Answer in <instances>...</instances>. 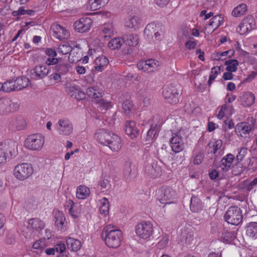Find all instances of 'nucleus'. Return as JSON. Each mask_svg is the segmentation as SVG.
<instances>
[{"instance_id": "f257e3e1", "label": "nucleus", "mask_w": 257, "mask_h": 257, "mask_svg": "<svg viewBox=\"0 0 257 257\" xmlns=\"http://www.w3.org/2000/svg\"><path fill=\"white\" fill-rule=\"evenodd\" d=\"M102 236L108 247L117 248L120 244L122 238V233L120 230L114 228L110 225H107L103 228Z\"/></svg>"}, {"instance_id": "f03ea898", "label": "nucleus", "mask_w": 257, "mask_h": 257, "mask_svg": "<svg viewBox=\"0 0 257 257\" xmlns=\"http://www.w3.org/2000/svg\"><path fill=\"white\" fill-rule=\"evenodd\" d=\"M17 146L12 141H7L0 147V167L4 165L8 159H13L17 155Z\"/></svg>"}, {"instance_id": "7ed1b4c3", "label": "nucleus", "mask_w": 257, "mask_h": 257, "mask_svg": "<svg viewBox=\"0 0 257 257\" xmlns=\"http://www.w3.org/2000/svg\"><path fill=\"white\" fill-rule=\"evenodd\" d=\"M45 139L41 134H34L27 137L24 141V147L28 150L40 151L43 149Z\"/></svg>"}, {"instance_id": "20e7f679", "label": "nucleus", "mask_w": 257, "mask_h": 257, "mask_svg": "<svg viewBox=\"0 0 257 257\" xmlns=\"http://www.w3.org/2000/svg\"><path fill=\"white\" fill-rule=\"evenodd\" d=\"M34 173L31 164L21 163L17 165L13 170L14 176L19 181H24L30 177Z\"/></svg>"}, {"instance_id": "39448f33", "label": "nucleus", "mask_w": 257, "mask_h": 257, "mask_svg": "<svg viewBox=\"0 0 257 257\" xmlns=\"http://www.w3.org/2000/svg\"><path fill=\"white\" fill-rule=\"evenodd\" d=\"M135 232L140 239L150 240L154 233L153 225L150 222H142L136 226Z\"/></svg>"}, {"instance_id": "423d86ee", "label": "nucleus", "mask_w": 257, "mask_h": 257, "mask_svg": "<svg viewBox=\"0 0 257 257\" xmlns=\"http://www.w3.org/2000/svg\"><path fill=\"white\" fill-rule=\"evenodd\" d=\"M224 217L227 223L232 225H237L242 221V215L239 208L232 206L228 209Z\"/></svg>"}, {"instance_id": "0eeeda50", "label": "nucleus", "mask_w": 257, "mask_h": 257, "mask_svg": "<svg viewBox=\"0 0 257 257\" xmlns=\"http://www.w3.org/2000/svg\"><path fill=\"white\" fill-rule=\"evenodd\" d=\"M55 128L58 134L62 136H69L73 131L72 122L66 118L59 119L55 124Z\"/></svg>"}, {"instance_id": "6e6552de", "label": "nucleus", "mask_w": 257, "mask_h": 257, "mask_svg": "<svg viewBox=\"0 0 257 257\" xmlns=\"http://www.w3.org/2000/svg\"><path fill=\"white\" fill-rule=\"evenodd\" d=\"M162 94L164 98L170 103H176L179 101V93L177 88L172 85L165 86Z\"/></svg>"}, {"instance_id": "1a4fd4ad", "label": "nucleus", "mask_w": 257, "mask_h": 257, "mask_svg": "<svg viewBox=\"0 0 257 257\" xmlns=\"http://www.w3.org/2000/svg\"><path fill=\"white\" fill-rule=\"evenodd\" d=\"M158 197L162 204H171L173 203L176 194L172 189L168 187L163 188L159 191Z\"/></svg>"}, {"instance_id": "9d476101", "label": "nucleus", "mask_w": 257, "mask_h": 257, "mask_svg": "<svg viewBox=\"0 0 257 257\" xmlns=\"http://www.w3.org/2000/svg\"><path fill=\"white\" fill-rule=\"evenodd\" d=\"M163 28L159 25L154 23L149 24L144 30L145 36L148 37L152 36L154 34L155 38L157 40H160L163 34Z\"/></svg>"}, {"instance_id": "9b49d317", "label": "nucleus", "mask_w": 257, "mask_h": 257, "mask_svg": "<svg viewBox=\"0 0 257 257\" xmlns=\"http://www.w3.org/2000/svg\"><path fill=\"white\" fill-rule=\"evenodd\" d=\"M93 23L92 20L88 17H83L76 21L74 24V29L79 33L89 31Z\"/></svg>"}, {"instance_id": "f8f14e48", "label": "nucleus", "mask_w": 257, "mask_h": 257, "mask_svg": "<svg viewBox=\"0 0 257 257\" xmlns=\"http://www.w3.org/2000/svg\"><path fill=\"white\" fill-rule=\"evenodd\" d=\"M255 22L253 18L244 19L237 28L236 31L240 35H244L255 28Z\"/></svg>"}, {"instance_id": "ddd939ff", "label": "nucleus", "mask_w": 257, "mask_h": 257, "mask_svg": "<svg viewBox=\"0 0 257 257\" xmlns=\"http://www.w3.org/2000/svg\"><path fill=\"white\" fill-rule=\"evenodd\" d=\"M112 134L104 129H99L95 133L93 138L98 143L106 146L108 144Z\"/></svg>"}, {"instance_id": "4468645a", "label": "nucleus", "mask_w": 257, "mask_h": 257, "mask_svg": "<svg viewBox=\"0 0 257 257\" xmlns=\"http://www.w3.org/2000/svg\"><path fill=\"white\" fill-rule=\"evenodd\" d=\"M44 227V222L38 218L32 219L29 221L28 229L32 231L35 235L39 236L42 234Z\"/></svg>"}, {"instance_id": "2eb2a0df", "label": "nucleus", "mask_w": 257, "mask_h": 257, "mask_svg": "<svg viewBox=\"0 0 257 257\" xmlns=\"http://www.w3.org/2000/svg\"><path fill=\"white\" fill-rule=\"evenodd\" d=\"M170 146L172 150L178 153L181 152L184 148V143L180 134H175L170 140Z\"/></svg>"}, {"instance_id": "dca6fc26", "label": "nucleus", "mask_w": 257, "mask_h": 257, "mask_svg": "<svg viewBox=\"0 0 257 257\" xmlns=\"http://www.w3.org/2000/svg\"><path fill=\"white\" fill-rule=\"evenodd\" d=\"M142 25L143 20L138 16H134L128 18L124 23L125 27L132 31L139 29Z\"/></svg>"}, {"instance_id": "f3484780", "label": "nucleus", "mask_w": 257, "mask_h": 257, "mask_svg": "<svg viewBox=\"0 0 257 257\" xmlns=\"http://www.w3.org/2000/svg\"><path fill=\"white\" fill-rule=\"evenodd\" d=\"M251 130V125L246 122L238 123L235 127V133L238 136L241 137H246Z\"/></svg>"}, {"instance_id": "a211bd4d", "label": "nucleus", "mask_w": 257, "mask_h": 257, "mask_svg": "<svg viewBox=\"0 0 257 257\" xmlns=\"http://www.w3.org/2000/svg\"><path fill=\"white\" fill-rule=\"evenodd\" d=\"M223 16L221 15L214 16L209 22L208 25L206 27L205 30L208 34L212 33L218 27L223 24Z\"/></svg>"}, {"instance_id": "6ab92c4d", "label": "nucleus", "mask_w": 257, "mask_h": 257, "mask_svg": "<svg viewBox=\"0 0 257 257\" xmlns=\"http://www.w3.org/2000/svg\"><path fill=\"white\" fill-rule=\"evenodd\" d=\"M146 173L152 178H157L162 174L161 167L156 163L147 166L145 168Z\"/></svg>"}, {"instance_id": "aec40b11", "label": "nucleus", "mask_w": 257, "mask_h": 257, "mask_svg": "<svg viewBox=\"0 0 257 257\" xmlns=\"http://www.w3.org/2000/svg\"><path fill=\"white\" fill-rule=\"evenodd\" d=\"M49 73V70L45 65H37L34 69L31 70L32 78L38 80L46 76Z\"/></svg>"}, {"instance_id": "412c9836", "label": "nucleus", "mask_w": 257, "mask_h": 257, "mask_svg": "<svg viewBox=\"0 0 257 257\" xmlns=\"http://www.w3.org/2000/svg\"><path fill=\"white\" fill-rule=\"evenodd\" d=\"M53 31V36L56 38L62 40L67 38L69 36L68 31L63 27L58 24H54L52 26Z\"/></svg>"}, {"instance_id": "4be33fe9", "label": "nucleus", "mask_w": 257, "mask_h": 257, "mask_svg": "<svg viewBox=\"0 0 257 257\" xmlns=\"http://www.w3.org/2000/svg\"><path fill=\"white\" fill-rule=\"evenodd\" d=\"M66 207L72 218L77 219L80 217L81 210V205L75 204L72 200H69L66 202Z\"/></svg>"}, {"instance_id": "5701e85b", "label": "nucleus", "mask_w": 257, "mask_h": 257, "mask_svg": "<svg viewBox=\"0 0 257 257\" xmlns=\"http://www.w3.org/2000/svg\"><path fill=\"white\" fill-rule=\"evenodd\" d=\"M106 146H108L112 151H118L122 146L121 140L120 137L113 133L112 134V136Z\"/></svg>"}, {"instance_id": "b1692460", "label": "nucleus", "mask_w": 257, "mask_h": 257, "mask_svg": "<svg viewBox=\"0 0 257 257\" xmlns=\"http://www.w3.org/2000/svg\"><path fill=\"white\" fill-rule=\"evenodd\" d=\"M255 100V96L253 93L249 92H244L238 99L240 104L244 107L252 105Z\"/></svg>"}, {"instance_id": "393cba45", "label": "nucleus", "mask_w": 257, "mask_h": 257, "mask_svg": "<svg viewBox=\"0 0 257 257\" xmlns=\"http://www.w3.org/2000/svg\"><path fill=\"white\" fill-rule=\"evenodd\" d=\"M125 132L131 138H136L139 134V130L136 126V122L132 120L126 121L125 123Z\"/></svg>"}, {"instance_id": "a878e982", "label": "nucleus", "mask_w": 257, "mask_h": 257, "mask_svg": "<svg viewBox=\"0 0 257 257\" xmlns=\"http://www.w3.org/2000/svg\"><path fill=\"white\" fill-rule=\"evenodd\" d=\"M109 64L108 59L105 56H101L97 57L94 61V69L95 71L102 72Z\"/></svg>"}, {"instance_id": "bb28decb", "label": "nucleus", "mask_w": 257, "mask_h": 257, "mask_svg": "<svg viewBox=\"0 0 257 257\" xmlns=\"http://www.w3.org/2000/svg\"><path fill=\"white\" fill-rule=\"evenodd\" d=\"M98 208L100 214L103 216H106L109 212L110 204L107 198L103 197L98 201Z\"/></svg>"}, {"instance_id": "cd10ccee", "label": "nucleus", "mask_w": 257, "mask_h": 257, "mask_svg": "<svg viewBox=\"0 0 257 257\" xmlns=\"http://www.w3.org/2000/svg\"><path fill=\"white\" fill-rule=\"evenodd\" d=\"M55 224L58 229L62 230L65 226V218L62 212L55 210L54 212Z\"/></svg>"}, {"instance_id": "c85d7f7f", "label": "nucleus", "mask_w": 257, "mask_h": 257, "mask_svg": "<svg viewBox=\"0 0 257 257\" xmlns=\"http://www.w3.org/2000/svg\"><path fill=\"white\" fill-rule=\"evenodd\" d=\"M234 159V157L232 154H228L222 158L220 168L225 172L228 171L232 165Z\"/></svg>"}, {"instance_id": "c756f323", "label": "nucleus", "mask_w": 257, "mask_h": 257, "mask_svg": "<svg viewBox=\"0 0 257 257\" xmlns=\"http://www.w3.org/2000/svg\"><path fill=\"white\" fill-rule=\"evenodd\" d=\"M109 0H88L87 9L91 11H96L106 5Z\"/></svg>"}, {"instance_id": "7c9ffc66", "label": "nucleus", "mask_w": 257, "mask_h": 257, "mask_svg": "<svg viewBox=\"0 0 257 257\" xmlns=\"http://www.w3.org/2000/svg\"><path fill=\"white\" fill-rule=\"evenodd\" d=\"M233 112V107L226 104L223 105L219 109L217 117L219 119H222L224 117H228L232 114Z\"/></svg>"}, {"instance_id": "2f4dec72", "label": "nucleus", "mask_w": 257, "mask_h": 257, "mask_svg": "<svg viewBox=\"0 0 257 257\" xmlns=\"http://www.w3.org/2000/svg\"><path fill=\"white\" fill-rule=\"evenodd\" d=\"M90 194V188L86 186L81 185L76 189V196L79 199H85Z\"/></svg>"}, {"instance_id": "473e14b6", "label": "nucleus", "mask_w": 257, "mask_h": 257, "mask_svg": "<svg viewBox=\"0 0 257 257\" xmlns=\"http://www.w3.org/2000/svg\"><path fill=\"white\" fill-rule=\"evenodd\" d=\"M246 234L252 239H257V222H251L247 224Z\"/></svg>"}, {"instance_id": "72a5a7b5", "label": "nucleus", "mask_w": 257, "mask_h": 257, "mask_svg": "<svg viewBox=\"0 0 257 257\" xmlns=\"http://www.w3.org/2000/svg\"><path fill=\"white\" fill-rule=\"evenodd\" d=\"M66 242L68 249L73 251H77L81 248L80 241L72 237H67Z\"/></svg>"}, {"instance_id": "f704fd0d", "label": "nucleus", "mask_w": 257, "mask_h": 257, "mask_svg": "<svg viewBox=\"0 0 257 257\" xmlns=\"http://www.w3.org/2000/svg\"><path fill=\"white\" fill-rule=\"evenodd\" d=\"M101 35L105 39L110 38L113 35V26L112 23L103 25L102 27Z\"/></svg>"}, {"instance_id": "c9c22d12", "label": "nucleus", "mask_w": 257, "mask_h": 257, "mask_svg": "<svg viewBox=\"0 0 257 257\" xmlns=\"http://www.w3.org/2000/svg\"><path fill=\"white\" fill-rule=\"evenodd\" d=\"M124 44L129 47H135L139 43V38L137 35L130 34L123 38Z\"/></svg>"}, {"instance_id": "e433bc0d", "label": "nucleus", "mask_w": 257, "mask_h": 257, "mask_svg": "<svg viewBox=\"0 0 257 257\" xmlns=\"http://www.w3.org/2000/svg\"><path fill=\"white\" fill-rule=\"evenodd\" d=\"M12 103L11 99L7 97H0V113L10 111Z\"/></svg>"}, {"instance_id": "4c0bfd02", "label": "nucleus", "mask_w": 257, "mask_h": 257, "mask_svg": "<svg viewBox=\"0 0 257 257\" xmlns=\"http://www.w3.org/2000/svg\"><path fill=\"white\" fill-rule=\"evenodd\" d=\"M247 11V7L245 4L238 5L233 9L231 15L233 17H239L246 14Z\"/></svg>"}, {"instance_id": "58836bf2", "label": "nucleus", "mask_w": 257, "mask_h": 257, "mask_svg": "<svg viewBox=\"0 0 257 257\" xmlns=\"http://www.w3.org/2000/svg\"><path fill=\"white\" fill-rule=\"evenodd\" d=\"M14 81L17 90H21L27 87L29 84V79L24 76L17 78Z\"/></svg>"}, {"instance_id": "ea45409f", "label": "nucleus", "mask_w": 257, "mask_h": 257, "mask_svg": "<svg viewBox=\"0 0 257 257\" xmlns=\"http://www.w3.org/2000/svg\"><path fill=\"white\" fill-rule=\"evenodd\" d=\"M86 93L89 97L93 98H99L102 95V91L97 86L88 88Z\"/></svg>"}, {"instance_id": "a19ab883", "label": "nucleus", "mask_w": 257, "mask_h": 257, "mask_svg": "<svg viewBox=\"0 0 257 257\" xmlns=\"http://www.w3.org/2000/svg\"><path fill=\"white\" fill-rule=\"evenodd\" d=\"M202 208V205L201 200L197 197L193 196L190 201V209L194 212L201 210Z\"/></svg>"}, {"instance_id": "79ce46f5", "label": "nucleus", "mask_w": 257, "mask_h": 257, "mask_svg": "<svg viewBox=\"0 0 257 257\" xmlns=\"http://www.w3.org/2000/svg\"><path fill=\"white\" fill-rule=\"evenodd\" d=\"M124 43L123 39L120 37L114 38L108 43V47L111 50L118 49L120 48Z\"/></svg>"}, {"instance_id": "37998d69", "label": "nucleus", "mask_w": 257, "mask_h": 257, "mask_svg": "<svg viewBox=\"0 0 257 257\" xmlns=\"http://www.w3.org/2000/svg\"><path fill=\"white\" fill-rule=\"evenodd\" d=\"M213 152L214 154L216 156H221L224 153V148L222 147V142L219 140L216 141L213 146Z\"/></svg>"}, {"instance_id": "c03bdc74", "label": "nucleus", "mask_w": 257, "mask_h": 257, "mask_svg": "<svg viewBox=\"0 0 257 257\" xmlns=\"http://www.w3.org/2000/svg\"><path fill=\"white\" fill-rule=\"evenodd\" d=\"M147 65V72L150 73L155 71L160 65L159 62L155 59H149L146 61Z\"/></svg>"}, {"instance_id": "a18cd8bd", "label": "nucleus", "mask_w": 257, "mask_h": 257, "mask_svg": "<svg viewBox=\"0 0 257 257\" xmlns=\"http://www.w3.org/2000/svg\"><path fill=\"white\" fill-rule=\"evenodd\" d=\"M221 68L219 66L214 67L211 69V73L209 75L208 84L211 85L213 81L216 78L217 75L220 73Z\"/></svg>"}, {"instance_id": "49530a36", "label": "nucleus", "mask_w": 257, "mask_h": 257, "mask_svg": "<svg viewBox=\"0 0 257 257\" xmlns=\"http://www.w3.org/2000/svg\"><path fill=\"white\" fill-rule=\"evenodd\" d=\"M75 49L72 50L69 56V60L72 63L78 62L80 60V56L81 52L80 50L77 49V51Z\"/></svg>"}, {"instance_id": "de8ad7c7", "label": "nucleus", "mask_w": 257, "mask_h": 257, "mask_svg": "<svg viewBox=\"0 0 257 257\" xmlns=\"http://www.w3.org/2000/svg\"><path fill=\"white\" fill-rule=\"evenodd\" d=\"M238 62L236 60H231L225 62L226 70L230 72H235L237 68Z\"/></svg>"}, {"instance_id": "09e8293b", "label": "nucleus", "mask_w": 257, "mask_h": 257, "mask_svg": "<svg viewBox=\"0 0 257 257\" xmlns=\"http://www.w3.org/2000/svg\"><path fill=\"white\" fill-rule=\"evenodd\" d=\"M72 50L69 44H60L58 48V53L62 55H66L69 53Z\"/></svg>"}, {"instance_id": "8fccbe9b", "label": "nucleus", "mask_w": 257, "mask_h": 257, "mask_svg": "<svg viewBox=\"0 0 257 257\" xmlns=\"http://www.w3.org/2000/svg\"><path fill=\"white\" fill-rule=\"evenodd\" d=\"M14 90H17L14 80L8 81L3 84V91L10 92Z\"/></svg>"}, {"instance_id": "3c124183", "label": "nucleus", "mask_w": 257, "mask_h": 257, "mask_svg": "<svg viewBox=\"0 0 257 257\" xmlns=\"http://www.w3.org/2000/svg\"><path fill=\"white\" fill-rule=\"evenodd\" d=\"M234 237L233 233L227 230L224 231L220 236L221 239L224 242L230 243Z\"/></svg>"}, {"instance_id": "603ef678", "label": "nucleus", "mask_w": 257, "mask_h": 257, "mask_svg": "<svg viewBox=\"0 0 257 257\" xmlns=\"http://www.w3.org/2000/svg\"><path fill=\"white\" fill-rule=\"evenodd\" d=\"M122 107L124 111L127 114L133 109L134 105L130 100H126L123 102Z\"/></svg>"}, {"instance_id": "864d4df0", "label": "nucleus", "mask_w": 257, "mask_h": 257, "mask_svg": "<svg viewBox=\"0 0 257 257\" xmlns=\"http://www.w3.org/2000/svg\"><path fill=\"white\" fill-rule=\"evenodd\" d=\"M98 187L102 192H104L109 189L110 185L108 180L103 179L99 181Z\"/></svg>"}, {"instance_id": "5fc2aeb1", "label": "nucleus", "mask_w": 257, "mask_h": 257, "mask_svg": "<svg viewBox=\"0 0 257 257\" xmlns=\"http://www.w3.org/2000/svg\"><path fill=\"white\" fill-rule=\"evenodd\" d=\"M79 89V87L78 86L70 84L66 87V90L69 94H70L72 97H73L74 94L77 93Z\"/></svg>"}, {"instance_id": "6e6d98bb", "label": "nucleus", "mask_w": 257, "mask_h": 257, "mask_svg": "<svg viewBox=\"0 0 257 257\" xmlns=\"http://www.w3.org/2000/svg\"><path fill=\"white\" fill-rule=\"evenodd\" d=\"M98 106L102 110H106L112 106L110 102L103 99H100L97 103Z\"/></svg>"}, {"instance_id": "4d7b16f0", "label": "nucleus", "mask_w": 257, "mask_h": 257, "mask_svg": "<svg viewBox=\"0 0 257 257\" xmlns=\"http://www.w3.org/2000/svg\"><path fill=\"white\" fill-rule=\"evenodd\" d=\"M55 68L56 71L61 74H65L69 70V66L65 64H59Z\"/></svg>"}, {"instance_id": "13d9d810", "label": "nucleus", "mask_w": 257, "mask_h": 257, "mask_svg": "<svg viewBox=\"0 0 257 257\" xmlns=\"http://www.w3.org/2000/svg\"><path fill=\"white\" fill-rule=\"evenodd\" d=\"M158 130L156 126H152L150 129L147 132V140H152L154 139L157 134Z\"/></svg>"}, {"instance_id": "bf43d9fd", "label": "nucleus", "mask_w": 257, "mask_h": 257, "mask_svg": "<svg viewBox=\"0 0 257 257\" xmlns=\"http://www.w3.org/2000/svg\"><path fill=\"white\" fill-rule=\"evenodd\" d=\"M56 251L58 253H63L66 250V246L64 243L62 241H58L55 245Z\"/></svg>"}, {"instance_id": "052dcab7", "label": "nucleus", "mask_w": 257, "mask_h": 257, "mask_svg": "<svg viewBox=\"0 0 257 257\" xmlns=\"http://www.w3.org/2000/svg\"><path fill=\"white\" fill-rule=\"evenodd\" d=\"M96 51H99V49L97 48L96 49H93L92 48H90L88 52V55L83 57L81 60L82 61V63H87L89 60V56H91L92 55H93V54L95 53Z\"/></svg>"}, {"instance_id": "680f3d73", "label": "nucleus", "mask_w": 257, "mask_h": 257, "mask_svg": "<svg viewBox=\"0 0 257 257\" xmlns=\"http://www.w3.org/2000/svg\"><path fill=\"white\" fill-rule=\"evenodd\" d=\"M169 238L167 236L163 237L157 244L159 248L162 249L165 247L168 244Z\"/></svg>"}, {"instance_id": "e2e57ef3", "label": "nucleus", "mask_w": 257, "mask_h": 257, "mask_svg": "<svg viewBox=\"0 0 257 257\" xmlns=\"http://www.w3.org/2000/svg\"><path fill=\"white\" fill-rule=\"evenodd\" d=\"M197 41L191 39L186 41L185 43V47L187 49L190 50L194 49L197 45Z\"/></svg>"}, {"instance_id": "0e129e2a", "label": "nucleus", "mask_w": 257, "mask_h": 257, "mask_svg": "<svg viewBox=\"0 0 257 257\" xmlns=\"http://www.w3.org/2000/svg\"><path fill=\"white\" fill-rule=\"evenodd\" d=\"M45 246V243L42 239H39L35 241L33 244L34 249L41 250Z\"/></svg>"}, {"instance_id": "69168bd1", "label": "nucleus", "mask_w": 257, "mask_h": 257, "mask_svg": "<svg viewBox=\"0 0 257 257\" xmlns=\"http://www.w3.org/2000/svg\"><path fill=\"white\" fill-rule=\"evenodd\" d=\"M247 154V150L245 148L240 149L239 152L236 156V159L238 162L241 161L243 158Z\"/></svg>"}, {"instance_id": "338daca9", "label": "nucleus", "mask_w": 257, "mask_h": 257, "mask_svg": "<svg viewBox=\"0 0 257 257\" xmlns=\"http://www.w3.org/2000/svg\"><path fill=\"white\" fill-rule=\"evenodd\" d=\"M257 184V177L253 179L252 181L248 182H245V186L246 189L248 191H250L252 190L254 186Z\"/></svg>"}, {"instance_id": "774afa93", "label": "nucleus", "mask_w": 257, "mask_h": 257, "mask_svg": "<svg viewBox=\"0 0 257 257\" xmlns=\"http://www.w3.org/2000/svg\"><path fill=\"white\" fill-rule=\"evenodd\" d=\"M213 15V14L212 12L207 13V11L206 10H203L201 12L199 16L204 20H206L212 17Z\"/></svg>"}]
</instances>
